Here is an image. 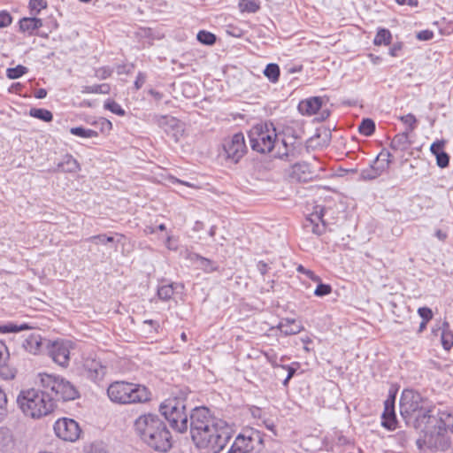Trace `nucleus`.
Wrapping results in <instances>:
<instances>
[{"label": "nucleus", "mask_w": 453, "mask_h": 453, "mask_svg": "<svg viewBox=\"0 0 453 453\" xmlns=\"http://www.w3.org/2000/svg\"><path fill=\"white\" fill-rule=\"evenodd\" d=\"M104 108L119 116H124L126 113L122 107L113 100H107L104 103Z\"/></svg>", "instance_id": "obj_41"}, {"label": "nucleus", "mask_w": 453, "mask_h": 453, "mask_svg": "<svg viewBox=\"0 0 453 453\" xmlns=\"http://www.w3.org/2000/svg\"><path fill=\"white\" fill-rule=\"evenodd\" d=\"M400 120L404 124L408 125V128L406 129V131H409L411 133L415 129L417 119L413 114L409 113L407 115L402 116L400 117Z\"/></svg>", "instance_id": "obj_43"}, {"label": "nucleus", "mask_w": 453, "mask_h": 453, "mask_svg": "<svg viewBox=\"0 0 453 453\" xmlns=\"http://www.w3.org/2000/svg\"><path fill=\"white\" fill-rule=\"evenodd\" d=\"M418 313L424 321L429 322L433 319V311L428 307L418 308Z\"/></svg>", "instance_id": "obj_48"}, {"label": "nucleus", "mask_w": 453, "mask_h": 453, "mask_svg": "<svg viewBox=\"0 0 453 453\" xmlns=\"http://www.w3.org/2000/svg\"><path fill=\"white\" fill-rule=\"evenodd\" d=\"M444 144H445L444 141H436V142H433L430 147L431 152L436 157L440 152L444 151L443 150Z\"/></svg>", "instance_id": "obj_52"}, {"label": "nucleus", "mask_w": 453, "mask_h": 453, "mask_svg": "<svg viewBox=\"0 0 453 453\" xmlns=\"http://www.w3.org/2000/svg\"><path fill=\"white\" fill-rule=\"evenodd\" d=\"M425 427H416L423 434V443L431 450H447L450 442L449 437L445 434V431L437 426H430V424H424Z\"/></svg>", "instance_id": "obj_9"}, {"label": "nucleus", "mask_w": 453, "mask_h": 453, "mask_svg": "<svg viewBox=\"0 0 453 453\" xmlns=\"http://www.w3.org/2000/svg\"><path fill=\"white\" fill-rule=\"evenodd\" d=\"M448 431L453 430V412L448 410L430 412L429 415H419L416 420V427H425L424 424Z\"/></svg>", "instance_id": "obj_10"}, {"label": "nucleus", "mask_w": 453, "mask_h": 453, "mask_svg": "<svg viewBox=\"0 0 453 453\" xmlns=\"http://www.w3.org/2000/svg\"><path fill=\"white\" fill-rule=\"evenodd\" d=\"M199 261H200V265L202 266V268L207 272V273H211V272H213L216 270V267L213 265V264L211 263V260L207 259V258H204V257H199Z\"/></svg>", "instance_id": "obj_50"}, {"label": "nucleus", "mask_w": 453, "mask_h": 453, "mask_svg": "<svg viewBox=\"0 0 453 453\" xmlns=\"http://www.w3.org/2000/svg\"><path fill=\"white\" fill-rule=\"evenodd\" d=\"M54 432L63 441L73 442L80 438L81 430L74 419L62 418L55 422Z\"/></svg>", "instance_id": "obj_13"}, {"label": "nucleus", "mask_w": 453, "mask_h": 453, "mask_svg": "<svg viewBox=\"0 0 453 453\" xmlns=\"http://www.w3.org/2000/svg\"><path fill=\"white\" fill-rule=\"evenodd\" d=\"M402 43H395L394 44L390 50H389V54L392 56V57H396L397 56V53L399 50H402Z\"/></svg>", "instance_id": "obj_59"}, {"label": "nucleus", "mask_w": 453, "mask_h": 453, "mask_svg": "<svg viewBox=\"0 0 453 453\" xmlns=\"http://www.w3.org/2000/svg\"><path fill=\"white\" fill-rule=\"evenodd\" d=\"M29 328L27 324L16 325L8 324L5 326H0V333H17Z\"/></svg>", "instance_id": "obj_38"}, {"label": "nucleus", "mask_w": 453, "mask_h": 453, "mask_svg": "<svg viewBox=\"0 0 453 453\" xmlns=\"http://www.w3.org/2000/svg\"><path fill=\"white\" fill-rule=\"evenodd\" d=\"M434 32L431 30H422L417 34V38L420 41H429L433 39Z\"/></svg>", "instance_id": "obj_53"}, {"label": "nucleus", "mask_w": 453, "mask_h": 453, "mask_svg": "<svg viewBox=\"0 0 453 453\" xmlns=\"http://www.w3.org/2000/svg\"><path fill=\"white\" fill-rule=\"evenodd\" d=\"M30 115L45 122H50L53 119V114L50 111L41 108H32Z\"/></svg>", "instance_id": "obj_32"}, {"label": "nucleus", "mask_w": 453, "mask_h": 453, "mask_svg": "<svg viewBox=\"0 0 453 453\" xmlns=\"http://www.w3.org/2000/svg\"><path fill=\"white\" fill-rule=\"evenodd\" d=\"M32 22L34 23L35 29H39L42 27V20L41 19H38L36 17H32Z\"/></svg>", "instance_id": "obj_64"}, {"label": "nucleus", "mask_w": 453, "mask_h": 453, "mask_svg": "<svg viewBox=\"0 0 453 453\" xmlns=\"http://www.w3.org/2000/svg\"><path fill=\"white\" fill-rule=\"evenodd\" d=\"M70 133L73 135L83 137V138H93L97 137L98 133L92 129H87L82 127H75L70 129Z\"/></svg>", "instance_id": "obj_31"}, {"label": "nucleus", "mask_w": 453, "mask_h": 453, "mask_svg": "<svg viewBox=\"0 0 453 453\" xmlns=\"http://www.w3.org/2000/svg\"><path fill=\"white\" fill-rule=\"evenodd\" d=\"M436 162L438 166H440L441 168H444L449 165V157L445 151L440 152L436 156Z\"/></svg>", "instance_id": "obj_47"}, {"label": "nucleus", "mask_w": 453, "mask_h": 453, "mask_svg": "<svg viewBox=\"0 0 453 453\" xmlns=\"http://www.w3.org/2000/svg\"><path fill=\"white\" fill-rule=\"evenodd\" d=\"M197 40L205 45H212L216 42V36L212 33L202 30L196 35Z\"/></svg>", "instance_id": "obj_35"}, {"label": "nucleus", "mask_w": 453, "mask_h": 453, "mask_svg": "<svg viewBox=\"0 0 453 453\" xmlns=\"http://www.w3.org/2000/svg\"><path fill=\"white\" fill-rule=\"evenodd\" d=\"M22 87L23 86L19 82H16L11 86V88H9V91L12 93V92L19 93V92H20Z\"/></svg>", "instance_id": "obj_60"}, {"label": "nucleus", "mask_w": 453, "mask_h": 453, "mask_svg": "<svg viewBox=\"0 0 453 453\" xmlns=\"http://www.w3.org/2000/svg\"><path fill=\"white\" fill-rule=\"evenodd\" d=\"M107 395L111 402L119 404L146 403L151 399V393L145 386L127 381L112 382Z\"/></svg>", "instance_id": "obj_4"}, {"label": "nucleus", "mask_w": 453, "mask_h": 453, "mask_svg": "<svg viewBox=\"0 0 453 453\" xmlns=\"http://www.w3.org/2000/svg\"><path fill=\"white\" fill-rule=\"evenodd\" d=\"M223 150L227 159L234 163L239 162L247 151L243 134L237 133L231 138L226 139L223 143Z\"/></svg>", "instance_id": "obj_14"}, {"label": "nucleus", "mask_w": 453, "mask_h": 453, "mask_svg": "<svg viewBox=\"0 0 453 453\" xmlns=\"http://www.w3.org/2000/svg\"><path fill=\"white\" fill-rule=\"evenodd\" d=\"M12 442V437L7 428L0 429V449H4L9 444Z\"/></svg>", "instance_id": "obj_39"}, {"label": "nucleus", "mask_w": 453, "mask_h": 453, "mask_svg": "<svg viewBox=\"0 0 453 453\" xmlns=\"http://www.w3.org/2000/svg\"><path fill=\"white\" fill-rule=\"evenodd\" d=\"M22 413L34 419H39L50 414L55 407V400L45 388H28L21 390L16 399Z\"/></svg>", "instance_id": "obj_3"}, {"label": "nucleus", "mask_w": 453, "mask_h": 453, "mask_svg": "<svg viewBox=\"0 0 453 453\" xmlns=\"http://www.w3.org/2000/svg\"><path fill=\"white\" fill-rule=\"evenodd\" d=\"M86 242H89L95 244H103L107 245L109 243H114V237L113 236H108L104 234L90 236L88 239H86Z\"/></svg>", "instance_id": "obj_34"}, {"label": "nucleus", "mask_w": 453, "mask_h": 453, "mask_svg": "<svg viewBox=\"0 0 453 453\" xmlns=\"http://www.w3.org/2000/svg\"><path fill=\"white\" fill-rule=\"evenodd\" d=\"M12 18L7 12H0V27H7L12 23Z\"/></svg>", "instance_id": "obj_51"}, {"label": "nucleus", "mask_w": 453, "mask_h": 453, "mask_svg": "<svg viewBox=\"0 0 453 453\" xmlns=\"http://www.w3.org/2000/svg\"><path fill=\"white\" fill-rule=\"evenodd\" d=\"M27 71L28 69L26 66L19 65L15 67L8 68L6 70V76L11 80H14L21 77L22 75L27 73Z\"/></svg>", "instance_id": "obj_33"}, {"label": "nucleus", "mask_w": 453, "mask_h": 453, "mask_svg": "<svg viewBox=\"0 0 453 453\" xmlns=\"http://www.w3.org/2000/svg\"><path fill=\"white\" fill-rule=\"evenodd\" d=\"M259 8V4L254 0H240L239 2V9L242 12L255 13Z\"/></svg>", "instance_id": "obj_30"}, {"label": "nucleus", "mask_w": 453, "mask_h": 453, "mask_svg": "<svg viewBox=\"0 0 453 453\" xmlns=\"http://www.w3.org/2000/svg\"><path fill=\"white\" fill-rule=\"evenodd\" d=\"M325 209L323 207L317 206L315 211L306 218L303 223V227L314 234H323L326 229V224L323 219Z\"/></svg>", "instance_id": "obj_16"}, {"label": "nucleus", "mask_w": 453, "mask_h": 453, "mask_svg": "<svg viewBox=\"0 0 453 453\" xmlns=\"http://www.w3.org/2000/svg\"><path fill=\"white\" fill-rule=\"evenodd\" d=\"M41 384L48 392H51L54 400L71 401L79 396L76 388L64 378L57 377L51 374H40Z\"/></svg>", "instance_id": "obj_8"}, {"label": "nucleus", "mask_w": 453, "mask_h": 453, "mask_svg": "<svg viewBox=\"0 0 453 453\" xmlns=\"http://www.w3.org/2000/svg\"><path fill=\"white\" fill-rule=\"evenodd\" d=\"M331 292H332V288L330 285L319 283V285L317 286V288L314 291V294L317 296H324L330 294Z\"/></svg>", "instance_id": "obj_46"}, {"label": "nucleus", "mask_w": 453, "mask_h": 453, "mask_svg": "<svg viewBox=\"0 0 453 453\" xmlns=\"http://www.w3.org/2000/svg\"><path fill=\"white\" fill-rule=\"evenodd\" d=\"M252 442L253 439L251 435L241 434L235 438L233 445H234L235 449H242L243 453H249L254 448Z\"/></svg>", "instance_id": "obj_25"}, {"label": "nucleus", "mask_w": 453, "mask_h": 453, "mask_svg": "<svg viewBox=\"0 0 453 453\" xmlns=\"http://www.w3.org/2000/svg\"><path fill=\"white\" fill-rule=\"evenodd\" d=\"M327 99L321 96H312L303 100L298 104V111L303 115H315L317 119L323 121L330 115V111L326 107Z\"/></svg>", "instance_id": "obj_11"}, {"label": "nucleus", "mask_w": 453, "mask_h": 453, "mask_svg": "<svg viewBox=\"0 0 453 453\" xmlns=\"http://www.w3.org/2000/svg\"><path fill=\"white\" fill-rule=\"evenodd\" d=\"M264 74L271 82H277L280 77L279 65L273 63L268 64L264 70Z\"/></svg>", "instance_id": "obj_27"}, {"label": "nucleus", "mask_w": 453, "mask_h": 453, "mask_svg": "<svg viewBox=\"0 0 453 453\" xmlns=\"http://www.w3.org/2000/svg\"><path fill=\"white\" fill-rule=\"evenodd\" d=\"M188 428L195 444L206 453H220L229 442L233 429L224 420L211 415L204 406L189 413Z\"/></svg>", "instance_id": "obj_1"}, {"label": "nucleus", "mask_w": 453, "mask_h": 453, "mask_svg": "<svg viewBox=\"0 0 453 453\" xmlns=\"http://www.w3.org/2000/svg\"><path fill=\"white\" fill-rule=\"evenodd\" d=\"M257 268L262 275H265L269 270L268 265L264 261H259L257 265Z\"/></svg>", "instance_id": "obj_57"}, {"label": "nucleus", "mask_w": 453, "mask_h": 453, "mask_svg": "<svg viewBox=\"0 0 453 453\" xmlns=\"http://www.w3.org/2000/svg\"><path fill=\"white\" fill-rule=\"evenodd\" d=\"M80 168L77 160L69 154L63 157L60 162L58 163V171L64 173H76Z\"/></svg>", "instance_id": "obj_22"}, {"label": "nucleus", "mask_w": 453, "mask_h": 453, "mask_svg": "<svg viewBox=\"0 0 453 453\" xmlns=\"http://www.w3.org/2000/svg\"><path fill=\"white\" fill-rule=\"evenodd\" d=\"M35 96L38 99H42V98L46 97L47 91L44 88H39V89L36 90Z\"/></svg>", "instance_id": "obj_61"}, {"label": "nucleus", "mask_w": 453, "mask_h": 453, "mask_svg": "<svg viewBox=\"0 0 453 453\" xmlns=\"http://www.w3.org/2000/svg\"><path fill=\"white\" fill-rule=\"evenodd\" d=\"M155 122L166 133L175 132L173 136L177 140V134L181 131L179 119L169 115H160L155 116Z\"/></svg>", "instance_id": "obj_18"}, {"label": "nucleus", "mask_w": 453, "mask_h": 453, "mask_svg": "<svg viewBox=\"0 0 453 453\" xmlns=\"http://www.w3.org/2000/svg\"><path fill=\"white\" fill-rule=\"evenodd\" d=\"M301 150L302 143L295 136L280 138L279 145L276 146V155L280 158L286 157L289 160L297 157Z\"/></svg>", "instance_id": "obj_15"}, {"label": "nucleus", "mask_w": 453, "mask_h": 453, "mask_svg": "<svg viewBox=\"0 0 453 453\" xmlns=\"http://www.w3.org/2000/svg\"><path fill=\"white\" fill-rule=\"evenodd\" d=\"M9 357V352L4 342L0 341V367L4 366Z\"/></svg>", "instance_id": "obj_49"}, {"label": "nucleus", "mask_w": 453, "mask_h": 453, "mask_svg": "<svg viewBox=\"0 0 453 453\" xmlns=\"http://www.w3.org/2000/svg\"><path fill=\"white\" fill-rule=\"evenodd\" d=\"M395 399V395H389V397L384 403L385 409L382 414V426L389 430H393L395 428L396 419L394 410Z\"/></svg>", "instance_id": "obj_19"}, {"label": "nucleus", "mask_w": 453, "mask_h": 453, "mask_svg": "<svg viewBox=\"0 0 453 453\" xmlns=\"http://www.w3.org/2000/svg\"><path fill=\"white\" fill-rule=\"evenodd\" d=\"M303 273H305L313 281H317V282L320 281L319 277L315 275L314 273L311 272V270H306Z\"/></svg>", "instance_id": "obj_63"}, {"label": "nucleus", "mask_w": 453, "mask_h": 453, "mask_svg": "<svg viewBox=\"0 0 453 453\" xmlns=\"http://www.w3.org/2000/svg\"><path fill=\"white\" fill-rule=\"evenodd\" d=\"M7 397L5 393L0 388V422L4 420V418L7 415Z\"/></svg>", "instance_id": "obj_44"}, {"label": "nucleus", "mask_w": 453, "mask_h": 453, "mask_svg": "<svg viewBox=\"0 0 453 453\" xmlns=\"http://www.w3.org/2000/svg\"><path fill=\"white\" fill-rule=\"evenodd\" d=\"M173 295V284L163 285L157 289V296L161 300H169Z\"/></svg>", "instance_id": "obj_36"}, {"label": "nucleus", "mask_w": 453, "mask_h": 453, "mask_svg": "<svg viewBox=\"0 0 453 453\" xmlns=\"http://www.w3.org/2000/svg\"><path fill=\"white\" fill-rule=\"evenodd\" d=\"M375 165H371L369 167L363 169L360 173V178L364 180H374L388 169L387 165H379L377 166Z\"/></svg>", "instance_id": "obj_24"}, {"label": "nucleus", "mask_w": 453, "mask_h": 453, "mask_svg": "<svg viewBox=\"0 0 453 453\" xmlns=\"http://www.w3.org/2000/svg\"><path fill=\"white\" fill-rule=\"evenodd\" d=\"M110 90V85L104 83L92 86H84L82 87L81 92L83 94H109Z\"/></svg>", "instance_id": "obj_26"}, {"label": "nucleus", "mask_w": 453, "mask_h": 453, "mask_svg": "<svg viewBox=\"0 0 453 453\" xmlns=\"http://www.w3.org/2000/svg\"><path fill=\"white\" fill-rule=\"evenodd\" d=\"M104 374V368L101 366L99 364L92 362V368H89V375L88 377L91 380H97L103 377Z\"/></svg>", "instance_id": "obj_40"}, {"label": "nucleus", "mask_w": 453, "mask_h": 453, "mask_svg": "<svg viewBox=\"0 0 453 453\" xmlns=\"http://www.w3.org/2000/svg\"><path fill=\"white\" fill-rule=\"evenodd\" d=\"M19 30L24 33H27L29 35H32L35 31L34 27V23L32 22L31 18H22L19 20Z\"/></svg>", "instance_id": "obj_37"}, {"label": "nucleus", "mask_w": 453, "mask_h": 453, "mask_svg": "<svg viewBox=\"0 0 453 453\" xmlns=\"http://www.w3.org/2000/svg\"><path fill=\"white\" fill-rule=\"evenodd\" d=\"M146 81V75L143 73H138L136 80L134 81V88L136 90L140 89Z\"/></svg>", "instance_id": "obj_54"}, {"label": "nucleus", "mask_w": 453, "mask_h": 453, "mask_svg": "<svg viewBox=\"0 0 453 453\" xmlns=\"http://www.w3.org/2000/svg\"><path fill=\"white\" fill-rule=\"evenodd\" d=\"M73 343L66 340L50 341L47 346L46 353L52 360L60 366L65 367L69 364L70 350Z\"/></svg>", "instance_id": "obj_12"}, {"label": "nucleus", "mask_w": 453, "mask_h": 453, "mask_svg": "<svg viewBox=\"0 0 453 453\" xmlns=\"http://www.w3.org/2000/svg\"><path fill=\"white\" fill-rule=\"evenodd\" d=\"M250 147L253 150L265 154L276 150L280 137L273 123H264L253 127L249 132Z\"/></svg>", "instance_id": "obj_6"}, {"label": "nucleus", "mask_w": 453, "mask_h": 453, "mask_svg": "<svg viewBox=\"0 0 453 453\" xmlns=\"http://www.w3.org/2000/svg\"><path fill=\"white\" fill-rule=\"evenodd\" d=\"M50 340L38 333H32L23 342L22 347L29 353L37 355L46 352Z\"/></svg>", "instance_id": "obj_17"}, {"label": "nucleus", "mask_w": 453, "mask_h": 453, "mask_svg": "<svg viewBox=\"0 0 453 453\" xmlns=\"http://www.w3.org/2000/svg\"><path fill=\"white\" fill-rule=\"evenodd\" d=\"M113 73V70L109 66H103L95 71V76L101 79L105 80L110 77Z\"/></svg>", "instance_id": "obj_45"}, {"label": "nucleus", "mask_w": 453, "mask_h": 453, "mask_svg": "<svg viewBox=\"0 0 453 453\" xmlns=\"http://www.w3.org/2000/svg\"><path fill=\"white\" fill-rule=\"evenodd\" d=\"M135 434L149 448L167 452L172 448V435L165 423L157 414L139 416L134 423Z\"/></svg>", "instance_id": "obj_2"}, {"label": "nucleus", "mask_w": 453, "mask_h": 453, "mask_svg": "<svg viewBox=\"0 0 453 453\" xmlns=\"http://www.w3.org/2000/svg\"><path fill=\"white\" fill-rule=\"evenodd\" d=\"M386 156L387 158L385 159L386 163L384 165H388V168L389 167V165L391 164L392 162V159L391 157H393L392 154L390 152H387L386 154H384L383 152H381L375 159L374 161V164H378L380 162V157H384ZM380 165H383L382 163Z\"/></svg>", "instance_id": "obj_56"}, {"label": "nucleus", "mask_w": 453, "mask_h": 453, "mask_svg": "<svg viewBox=\"0 0 453 453\" xmlns=\"http://www.w3.org/2000/svg\"><path fill=\"white\" fill-rule=\"evenodd\" d=\"M432 333L434 335H441V344L446 350H449L453 346V333L449 329V325L447 321L441 322V326L433 328Z\"/></svg>", "instance_id": "obj_20"}, {"label": "nucleus", "mask_w": 453, "mask_h": 453, "mask_svg": "<svg viewBox=\"0 0 453 453\" xmlns=\"http://www.w3.org/2000/svg\"><path fill=\"white\" fill-rule=\"evenodd\" d=\"M435 408L431 405L427 398L423 397L418 392L412 389H404L400 399V412L406 422L413 418L416 427V420L419 415H429L434 412Z\"/></svg>", "instance_id": "obj_5"}, {"label": "nucleus", "mask_w": 453, "mask_h": 453, "mask_svg": "<svg viewBox=\"0 0 453 453\" xmlns=\"http://www.w3.org/2000/svg\"><path fill=\"white\" fill-rule=\"evenodd\" d=\"M395 2L399 4V5H409V6H411V7H416L418 6V0H395Z\"/></svg>", "instance_id": "obj_58"}, {"label": "nucleus", "mask_w": 453, "mask_h": 453, "mask_svg": "<svg viewBox=\"0 0 453 453\" xmlns=\"http://www.w3.org/2000/svg\"><path fill=\"white\" fill-rule=\"evenodd\" d=\"M160 412L173 430L181 434L188 431L189 414L186 412L183 400L178 398L165 400L160 405Z\"/></svg>", "instance_id": "obj_7"}, {"label": "nucleus", "mask_w": 453, "mask_h": 453, "mask_svg": "<svg viewBox=\"0 0 453 453\" xmlns=\"http://www.w3.org/2000/svg\"><path fill=\"white\" fill-rule=\"evenodd\" d=\"M280 367L288 370V375L286 379L283 380V385L287 386L289 380L295 375L296 369L288 365H281Z\"/></svg>", "instance_id": "obj_55"}, {"label": "nucleus", "mask_w": 453, "mask_h": 453, "mask_svg": "<svg viewBox=\"0 0 453 453\" xmlns=\"http://www.w3.org/2000/svg\"><path fill=\"white\" fill-rule=\"evenodd\" d=\"M409 131H404L395 135V137L392 139L390 142V148L394 150H406L411 145V141L409 140Z\"/></svg>", "instance_id": "obj_23"}, {"label": "nucleus", "mask_w": 453, "mask_h": 453, "mask_svg": "<svg viewBox=\"0 0 453 453\" xmlns=\"http://www.w3.org/2000/svg\"><path fill=\"white\" fill-rule=\"evenodd\" d=\"M303 273H305L313 281H317V282L320 281L319 277L315 275L314 273L311 272V270H306Z\"/></svg>", "instance_id": "obj_62"}, {"label": "nucleus", "mask_w": 453, "mask_h": 453, "mask_svg": "<svg viewBox=\"0 0 453 453\" xmlns=\"http://www.w3.org/2000/svg\"><path fill=\"white\" fill-rule=\"evenodd\" d=\"M391 38L392 35L389 30L381 28L377 32L373 42L375 45H388L390 43Z\"/></svg>", "instance_id": "obj_29"}, {"label": "nucleus", "mask_w": 453, "mask_h": 453, "mask_svg": "<svg viewBox=\"0 0 453 453\" xmlns=\"http://www.w3.org/2000/svg\"><path fill=\"white\" fill-rule=\"evenodd\" d=\"M47 7L46 0H30L29 1V8L31 12L35 15H37L41 10L45 9Z\"/></svg>", "instance_id": "obj_42"}, {"label": "nucleus", "mask_w": 453, "mask_h": 453, "mask_svg": "<svg viewBox=\"0 0 453 453\" xmlns=\"http://www.w3.org/2000/svg\"><path fill=\"white\" fill-rule=\"evenodd\" d=\"M278 328L285 335H292L300 333L303 326L294 319H282L278 325Z\"/></svg>", "instance_id": "obj_21"}, {"label": "nucleus", "mask_w": 453, "mask_h": 453, "mask_svg": "<svg viewBox=\"0 0 453 453\" xmlns=\"http://www.w3.org/2000/svg\"><path fill=\"white\" fill-rule=\"evenodd\" d=\"M358 131L365 136H371L375 132V123L371 119H364L358 127Z\"/></svg>", "instance_id": "obj_28"}]
</instances>
